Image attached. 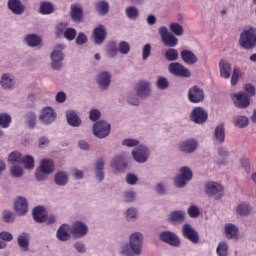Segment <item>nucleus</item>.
Instances as JSON below:
<instances>
[{
	"mask_svg": "<svg viewBox=\"0 0 256 256\" xmlns=\"http://www.w3.org/2000/svg\"><path fill=\"white\" fill-rule=\"evenodd\" d=\"M239 43L244 49H255L256 29L250 28L248 30H244L240 35Z\"/></svg>",
	"mask_w": 256,
	"mask_h": 256,
	"instance_id": "nucleus-1",
	"label": "nucleus"
},
{
	"mask_svg": "<svg viewBox=\"0 0 256 256\" xmlns=\"http://www.w3.org/2000/svg\"><path fill=\"white\" fill-rule=\"evenodd\" d=\"M9 163H22L26 169H34L35 168V158L31 155H26L24 158L21 156L19 152H12L8 157Z\"/></svg>",
	"mask_w": 256,
	"mask_h": 256,
	"instance_id": "nucleus-2",
	"label": "nucleus"
},
{
	"mask_svg": "<svg viewBox=\"0 0 256 256\" xmlns=\"http://www.w3.org/2000/svg\"><path fill=\"white\" fill-rule=\"evenodd\" d=\"M93 133L98 139H105L111 133V124L101 120L94 124Z\"/></svg>",
	"mask_w": 256,
	"mask_h": 256,
	"instance_id": "nucleus-3",
	"label": "nucleus"
},
{
	"mask_svg": "<svg viewBox=\"0 0 256 256\" xmlns=\"http://www.w3.org/2000/svg\"><path fill=\"white\" fill-rule=\"evenodd\" d=\"M193 179V171L191 168L184 166L180 169V175H178L174 183L176 187H185L187 185V181H191Z\"/></svg>",
	"mask_w": 256,
	"mask_h": 256,
	"instance_id": "nucleus-4",
	"label": "nucleus"
},
{
	"mask_svg": "<svg viewBox=\"0 0 256 256\" xmlns=\"http://www.w3.org/2000/svg\"><path fill=\"white\" fill-rule=\"evenodd\" d=\"M159 35L161 36L162 42L164 45H166V47H177L179 40L173 34L169 33L167 27H160Z\"/></svg>",
	"mask_w": 256,
	"mask_h": 256,
	"instance_id": "nucleus-5",
	"label": "nucleus"
},
{
	"mask_svg": "<svg viewBox=\"0 0 256 256\" xmlns=\"http://www.w3.org/2000/svg\"><path fill=\"white\" fill-rule=\"evenodd\" d=\"M232 100L238 109H247L251 105V98L245 92L232 94Z\"/></svg>",
	"mask_w": 256,
	"mask_h": 256,
	"instance_id": "nucleus-6",
	"label": "nucleus"
},
{
	"mask_svg": "<svg viewBox=\"0 0 256 256\" xmlns=\"http://www.w3.org/2000/svg\"><path fill=\"white\" fill-rule=\"evenodd\" d=\"M169 72L176 77H191V71L179 62H173L168 66Z\"/></svg>",
	"mask_w": 256,
	"mask_h": 256,
	"instance_id": "nucleus-7",
	"label": "nucleus"
},
{
	"mask_svg": "<svg viewBox=\"0 0 256 256\" xmlns=\"http://www.w3.org/2000/svg\"><path fill=\"white\" fill-rule=\"evenodd\" d=\"M191 121L197 123L198 125H203V123H207V119H209V113L203 107H196L193 109L191 113Z\"/></svg>",
	"mask_w": 256,
	"mask_h": 256,
	"instance_id": "nucleus-8",
	"label": "nucleus"
},
{
	"mask_svg": "<svg viewBox=\"0 0 256 256\" xmlns=\"http://www.w3.org/2000/svg\"><path fill=\"white\" fill-rule=\"evenodd\" d=\"M131 251L135 255H141V249L143 248V234L135 232L130 236Z\"/></svg>",
	"mask_w": 256,
	"mask_h": 256,
	"instance_id": "nucleus-9",
	"label": "nucleus"
},
{
	"mask_svg": "<svg viewBox=\"0 0 256 256\" xmlns=\"http://www.w3.org/2000/svg\"><path fill=\"white\" fill-rule=\"evenodd\" d=\"M51 59H52V69H61L63 66L61 64V61L65 59V55H63V47L61 45H58L55 47L53 52L51 53Z\"/></svg>",
	"mask_w": 256,
	"mask_h": 256,
	"instance_id": "nucleus-10",
	"label": "nucleus"
},
{
	"mask_svg": "<svg viewBox=\"0 0 256 256\" xmlns=\"http://www.w3.org/2000/svg\"><path fill=\"white\" fill-rule=\"evenodd\" d=\"M182 235L185 239L191 241V243H199V232H197V230H195L190 224L183 225Z\"/></svg>",
	"mask_w": 256,
	"mask_h": 256,
	"instance_id": "nucleus-11",
	"label": "nucleus"
},
{
	"mask_svg": "<svg viewBox=\"0 0 256 256\" xmlns=\"http://www.w3.org/2000/svg\"><path fill=\"white\" fill-rule=\"evenodd\" d=\"M190 103H201L205 99V92L199 86H193L188 91Z\"/></svg>",
	"mask_w": 256,
	"mask_h": 256,
	"instance_id": "nucleus-12",
	"label": "nucleus"
},
{
	"mask_svg": "<svg viewBox=\"0 0 256 256\" xmlns=\"http://www.w3.org/2000/svg\"><path fill=\"white\" fill-rule=\"evenodd\" d=\"M160 239L164 243H168V245H172V247H179L181 245V240L177 236V234L171 231H164L160 234Z\"/></svg>",
	"mask_w": 256,
	"mask_h": 256,
	"instance_id": "nucleus-13",
	"label": "nucleus"
},
{
	"mask_svg": "<svg viewBox=\"0 0 256 256\" xmlns=\"http://www.w3.org/2000/svg\"><path fill=\"white\" fill-rule=\"evenodd\" d=\"M132 156L137 163H145L149 157V149L145 146H138L132 151Z\"/></svg>",
	"mask_w": 256,
	"mask_h": 256,
	"instance_id": "nucleus-14",
	"label": "nucleus"
},
{
	"mask_svg": "<svg viewBox=\"0 0 256 256\" xmlns=\"http://www.w3.org/2000/svg\"><path fill=\"white\" fill-rule=\"evenodd\" d=\"M70 233L74 237H85V235L89 233V228L85 225V223L77 221L70 228Z\"/></svg>",
	"mask_w": 256,
	"mask_h": 256,
	"instance_id": "nucleus-15",
	"label": "nucleus"
},
{
	"mask_svg": "<svg viewBox=\"0 0 256 256\" xmlns=\"http://www.w3.org/2000/svg\"><path fill=\"white\" fill-rule=\"evenodd\" d=\"M57 118V113L51 107H46L42 110L41 115L39 116L40 121L45 123V125H51L53 121Z\"/></svg>",
	"mask_w": 256,
	"mask_h": 256,
	"instance_id": "nucleus-16",
	"label": "nucleus"
},
{
	"mask_svg": "<svg viewBox=\"0 0 256 256\" xmlns=\"http://www.w3.org/2000/svg\"><path fill=\"white\" fill-rule=\"evenodd\" d=\"M206 193L209 197H215L217 195V199H219L223 195V186L217 182H208L206 183Z\"/></svg>",
	"mask_w": 256,
	"mask_h": 256,
	"instance_id": "nucleus-17",
	"label": "nucleus"
},
{
	"mask_svg": "<svg viewBox=\"0 0 256 256\" xmlns=\"http://www.w3.org/2000/svg\"><path fill=\"white\" fill-rule=\"evenodd\" d=\"M14 211L17 215H26L29 211V205L27 204V199L19 196L14 203Z\"/></svg>",
	"mask_w": 256,
	"mask_h": 256,
	"instance_id": "nucleus-18",
	"label": "nucleus"
},
{
	"mask_svg": "<svg viewBox=\"0 0 256 256\" xmlns=\"http://www.w3.org/2000/svg\"><path fill=\"white\" fill-rule=\"evenodd\" d=\"M137 95L142 99L149 97L151 94V84L145 80H140L137 84Z\"/></svg>",
	"mask_w": 256,
	"mask_h": 256,
	"instance_id": "nucleus-19",
	"label": "nucleus"
},
{
	"mask_svg": "<svg viewBox=\"0 0 256 256\" xmlns=\"http://www.w3.org/2000/svg\"><path fill=\"white\" fill-rule=\"evenodd\" d=\"M32 217L36 223H45L47 221V211L43 206H36L32 210Z\"/></svg>",
	"mask_w": 256,
	"mask_h": 256,
	"instance_id": "nucleus-20",
	"label": "nucleus"
},
{
	"mask_svg": "<svg viewBox=\"0 0 256 256\" xmlns=\"http://www.w3.org/2000/svg\"><path fill=\"white\" fill-rule=\"evenodd\" d=\"M93 38L96 45H101L107 39V31L104 25H99L93 30Z\"/></svg>",
	"mask_w": 256,
	"mask_h": 256,
	"instance_id": "nucleus-21",
	"label": "nucleus"
},
{
	"mask_svg": "<svg viewBox=\"0 0 256 256\" xmlns=\"http://www.w3.org/2000/svg\"><path fill=\"white\" fill-rule=\"evenodd\" d=\"M8 9L14 15H22L25 12V6L21 3V0H8Z\"/></svg>",
	"mask_w": 256,
	"mask_h": 256,
	"instance_id": "nucleus-22",
	"label": "nucleus"
},
{
	"mask_svg": "<svg viewBox=\"0 0 256 256\" xmlns=\"http://www.w3.org/2000/svg\"><path fill=\"white\" fill-rule=\"evenodd\" d=\"M71 18L76 23L83 21V6H81V4L71 5Z\"/></svg>",
	"mask_w": 256,
	"mask_h": 256,
	"instance_id": "nucleus-23",
	"label": "nucleus"
},
{
	"mask_svg": "<svg viewBox=\"0 0 256 256\" xmlns=\"http://www.w3.org/2000/svg\"><path fill=\"white\" fill-rule=\"evenodd\" d=\"M179 149L183 153H193L197 149V141L195 139L185 140L179 144Z\"/></svg>",
	"mask_w": 256,
	"mask_h": 256,
	"instance_id": "nucleus-24",
	"label": "nucleus"
},
{
	"mask_svg": "<svg viewBox=\"0 0 256 256\" xmlns=\"http://www.w3.org/2000/svg\"><path fill=\"white\" fill-rule=\"evenodd\" d=\"M180 57L184 63H187V65H195L198 61L197 56L195 53L191 52V50H182Z\"/></svg>",
	"mask_w": 256,
	"mask_h": 256,
	"instance_id": "nucleus-25",
	"label": "nucleus"
},
{
	"mask_svg": "<svg viewBox=\"0 0 256 256\" xmlns=\"http://www.w3.org/2000/svg\"><path fill=\"white\" fill-rule=\"evenodd\" d=\"M111 167L116 169V171H125L127 169V162L125 161V156H116L112 162Z\"/></svg>",
	"mask_w": 256,
	"mask_h": 256,
	"instance_id": "nucleus-26",
	"label": "nucleus"
},
{
	"mask_svg": "<svg viewBox=\"0 0 256 256\" xmlns=\"http://www.w3.org/2000/svg\"><path fill=\"white\" fill-rule=\"evenodd\" d=\"M214 141L223 145L225 143V126L223 124L218 125L214 130Z\"/></svg>",
	"mask_w": 256,
	"mask_h": 256,
	"instance_id": "nucleus-27",
	"label": "nucleus"
},
{
	"mask_svg": "<svg viewBox=\"0 0 256 256\" xmlns=\"http://www.w3.org/2000/svg\"><path fill=\"white\" fill-rule=\"evenodd\" d=\"M67 122L72 127H79L81 125V118L77 115L76 111L69 110L66 112Z\"/></svg>",
	"mask_w": 256,
	"mask_h": 256,
	"instance_id": "nucleus-28",
	"label": "nucleus"
},
{
	"mask_svg": "<svg viewBox=\"0 0 256 256\" xmlns=\"http://www.w3.org/2000/svg\"><path fill=\"white\" fill-rule=\"evenodd\" d=\"M220 75L223 79H229L231 77V64L225 60L219 62Z\"/></svg>",
	"mask_w": 256,
	"mask_h": 256,
	"instance_id": "nucleus-29",
	"label": "nucleus"
},
{
	"mask_svg": "<svg viewBox=\"0 0 256 256\" xmlns=\"http://www.w3.org/2000/svg\"><path fill=\"white\" fill-rule=\"evenodd\" d=\"M97 83L102 89H107L111 85V74L109 72H101L98 75Z\"/></svg>",
	"mask_w": 256,
	"mask_h": 256,
	"instance_id": "nucleus-30",
	"label": "nucleus"
},
{
	"mask_svg": "<svg viewBox=\"0 0 256 256\" xmlns=\"http://www.w3.org/2000/svg\"><path fill=\"white\" fill-rule=\"evenodd\" d=\"M69 225L63 224L57 230V238L59 241H69L71 236L69 235Z\"/></svg>",
	"mask_w": 256,
	"mask_h": 256,
	"instance_id": "nucleus-31",
	"label": "nucleus"
},
{
	"mask_svg": "<svg viewBox=\"0 0 256 256\" xmlns=\"http://www.w3.org/2000/svg\"><path fill=\"white\" fill-rule=\"evenodd\" d=\"M18 245L22 251H29V234L22 233L18 236Z\"/></svg>",
	"mask_w": 256,
	"mask_h": 256,
	"instance_id": "nucleus-32",
	"label": "nucleus"
},
{
	"mask_svg": "<svg viewBox=\"0 0 256 256\" xmlns=\"http://www.w3.org/2000/svg\"><path fill=\"white\" fill-rule=\"evenodd\" d=\"M39 167L49 175H51V173H53V171L55 170V165L53 164V160H49V159L41 160Z\"/></svg>",
	"mask_w": 256,
	"mask_h": 256,
	"instance_id": "nucleus-33",
	"label": "nucleus"
},
{
	"mask_svg": "<svg viewBox=\"0 0 256 256\" xmlns=\"http://www.w3.org/2000/svg\"><path fill=\"white\" fill-rule=\"evenodd\" d=\"M1 85L4 89H13L15 86V80L11 79V76L9 74H3Z\"/></svg>",
	"mask_w": 256,
	"mask_h": 256,
	"instance_id": "nucleus-34",
	"label": "nucleus"
},
{
	"mask_svg": "<svg viewBox=\"0 0 256 256\" xmlns=\"http://www.w3.org/2000/svg\"><path fill=\"white\" fill-rule=\"evenodd\" d=\"M55 11L53 4L51 2H41L40 4V13L42 15H51Z\"/></svg>",
	"mask_w": 256,
	"mask_h": 256,
	"instance_id": "nucleus-35",
	"label": "nucleus"
},
{
	"mask_svg": "<svg viewBox=\"0 0 256 256\" xmlns=\"http://www.w3.org/2000/svg\"><path fill=\"white\" fill-rule=\"evenodd\" d=\"M170 221H172V223H183L185 221V212L183 211H173L170 214Z\"/></svg>",
	"mask_w": 256,
	"mask_h": 256,
	"instance_id": "nucleus-36",
	"label": "nucleus"
},
{
	"mask_svg": "<svg viewBox=\"0 0 256 256\" xmlns=\"http://www.w3.org/2000/svg\"><path fill=\"white\" fill-rule=\"evenodd\" d=\"M25 41L29 45V47H37V45H41V38L35 34H30L25 37Z\"/></svg>",
	"mask_w": 256,
	"mask_h": 256,
	"instance_id": "nucleus-37",
	"label": "nucleus"
},
{
	"mask_svg": "<svg viewBox=\"0 0 256 256\" xmlns=\"http://www.w3.org/2000/svg\"><path fill=\"white\" fill-rule=\"evenodd\" d=\"M96 11L100 15H107L109 13V3L105 1H98L96 3Z\"/></svg>",
	"mask_w": 256,
	"mask_h": 256,
	"instance_id": "nucleus-38",
	"label": "nucleus"
},
{
	"mask_svg": "<svg viewBox=\"0 0 256 256\" xmlns=\"http://www.w3.org/2000/svg\"><path fill=\"white\" fill-rule=\"evenodd\" d=\"M68 181H69V176L65 172H58L55 175L56 185H67Z\"/></svg>",
	"mask_w": 256,
	"mask_h": 256,
	"instance_id": "nucleus-39",
	"label": "nucleus"
},
{
	"mask_svg": "<svg viewBox=\"0 0 256 256\" xmlns=\"http://www.w3.org/2000/svg\"><path fill=\"white\" fill-rule=\"evenodd\" d=\"M237 231H238L237 226L233 224H227L225 226V233L228 239H233V237L237 235Z\"/></svg>",
	"mask_w": 256,
	"mask_h": 256,
	"instance_id": "nucleus-40",
	"label": "nucleus"
},
{
	"mask_svg": "<svg viewBox=\"0 0 256 256\" xmlns=\"http://www.w3.org/2000/svg\"><path fill=\"white\" fill-rule=\"evenodd\" d=\"M165 57L167 61H177L179 59V52L177 49L170 48L166 50Z\"/></svg>",
	"mask_w": 256,
	"mask_h": 256,
	"instance_id": "nucleus-41",
	"label": "nucleus"
},
{
	"mask_svg": "<svg viewBox=\"0 0 256 256\" xmlns=\"http://www.w3.org/2000/svg\"><path fill=\"white\" fill-rule=\"evenodd\" d=\"M235 127L245 129L249 125V119L245 116H238L234 122Z\"/></svg>",
	"mask_w": 256,
	"mask_h": 256,
	"instance_id": "nucleus-42",
	"label": "nucleus"
},
{
	"mask_svg": "<svg viewBox=\"0 0 256 256\" xmlns=\"http://www.w3.org/2000/svg\"><path fill=\"white\" fill-rule=\"evenodd\" d=\"M236 211L238 215L245 217V215H249V213H251V207H249V204L242 203L238 205Z\"/></svg>",
	"mask_w": 256,
	"mask_h": 256,
	"instance_id": "nucleus-43",
	"label": "nucleus"
},
{
	"mask_svg": "<svg viewBox=\"0 0 256 256\" xmlns=\"http://www.w3.org/2000/svg\"><path fill=\"white\" fill-rule=\"evenodd\" d=\"M229 251V246L225 242H221L218 244V247L216 249V253L218 256H227V253Z\"/></svg>",
	"mask_w": 256,
	"mask_h": 256,
	"instance_id": "nucleus-44",
	"label": "nucleus"
},
{
	"mask_svg": "<svg viewBox=\"0 0 256 256\" xmlns=\"http://www.w3.org/2000/svg\"><path fill=\"white\" fill-rule=\"evenodd\" d=\"M67 27H69V24L65 22H60L56 26V32L55 35L56 37H61L62 35H65V31H67Z\"/></svg>",
	"mask_w": 256,
	"mask_h": 256,
	"instance_id": "nucleus-45",
	"label": "nucleus"
},
{
	"mask_svg": "<svg viewBox=\"0 0 256 256\" xmlns=\"http://www.w3.org/2000/svg\"><path fill=\"white\" fill-rule=\"evenodd\" d=\"M169 29L174 33V35H177L178 37L183 35V26H181L179 23H171Z\"/></svg>",
	"mask_w": 256,
	"mask_h": 256,
	"instance_id": "nucleus-46",
	"label": "nucleus"
},
{
	"mask_svg": "<svg viewBox=\"0 0 256 256\" xmlns=\"http://www.w3.org/2000/svg\"><path fill=\"white\" fill-rule=\"evenodd\" d=\"M118 51L122 55H127L131 51V45L127 41H122L118 46Z\"/></svg>",
	"mask_w": 256,
	"mask_h": 256,
	"instance_id": "nucleus-47",
	"label": "nucleus"
},
{
	"mask_svg": "<svg viewBox=\"0 0 256 256\" xmlns=\"http://www.w3.org/2000/svg\"><path fill=\"white\" fill-rule=\"evenodd\" d=\"M11 125V117L9 114H0V127L7 129Z\"/></svg>",
	"mask_w": 256,
	"mask_h": 256,
	"instance_id": "nucleus-48",
	"label": "nucleus"
},
{
	"mask_svg": "<svg viewBox=\"0 0 256 256\" xmlns=\"http://www.w3.org/2000/svg\"><path fill=\"white\" fill-rule=\"evenodd\" d=\"M126 16L128 19H137L139 17V9L135 7L126 8Z\"/></svg>",
	"mask_w": 256,
	"mask_h": 256,
	"instance_id": "nucleus-49",
	"label": "nucleus"
},
{
	"mask_svg": "<svg viewBox=\"0 0 256 256\" xmlns=\"http://www.w3.org/2000/svg\"><path fill=\"white\" fill-rule=\"evenodd\" d=\"M64 37L68 41H73L77 37V30L74 28H67L64 32Z\"/></svg>",
	"mask_w": 256,
	"mask_h": 256,
	"instance_id": "nucleus-50",
	"label": "nucleus"
},
{
	"mask_svg": "<svg viewBox=\"0 0 256 256\" xmlns=\"http://www.w3.org/2000/svg\"><path fill=\"white\" fill-rule=\"evenodd\" d=\"M2 219L5 223H13V221H15V218L13 217V212L9 210L3 211Z\"/></svg>",
	"mask_w": 256,
	"mask_h": 256,
	"instance_id": "nucleus-51",
	"label": "nucleus"
},
{
	"mask_svg": "<svg viewBox=\"0 0 256 256\" xmlns=\"http://www.w3.org/2000/svg\"><path fill=\"white\" fill-rule=\"evenodd\" d=\"M156 86L158 89H167L169 87V81L165 77H159Z\"/></svg>",
	"mask_w": 256,
	"mask_h": 256,
	"instance_id": "nucleus-52",
	"label": "nucleus"
},
{
	"mask_svg": "<svg viewBox=\"0 0 256 256\" xmlns=\"http://www.w3.org/2000/svg\"><path fill=\"white\" fill-rule=\"evenodd\" d=\"M150 56H151V44H146L142 49L143 61H147V59H149Z\"/></svg>",
	"mask_w": 256,
	"mask_h": 256,
	"instance_id": "nucleus-53",
	"label": "nucleus"
},
{
	"mask_svg": "<svg viewBox=\"0 0 256 256\" xmlns=\"http://www.w3.org/2000/svg\"><path fill=\"white\" fill-rule=\"evenodd\" d=\"M36 179L38 181H45V179H47L49 173L48 172H44L43 169H41L40 167L36 170Z\"/></svg>",
	"mask_w": 256,
	"mask_h": 256,
	"instance_id": "nucleus-54",
	"label": "nucleus"
},
{
	"mask_svg": "<svg viewBox=\"0 0 256 256\" xmlns=\"http://www.w3.org/2000/svg\"><path fill=\"white\" fill-rule=\"evenodd\" d=\"M201 214V211L199 210V207L197 206H190L188 208V215L192 218L199 217Z\"/></svg>",
	"mask_w": 256,
	"mask_h": 256,
	"instance_id": "nucleus-55",
	"label": "nucleus"
},
{
	"mask_svg": "<svg viewBox=\"0 0 256 256\" xmlns=\"http://www.w3.org/2000/svg\"><path fill=\"white\" fill-rule=\"evenodd\" d=\"M27 119H28V127H30V129H33L37 121V116L33 112H30L27 114Z\"/></svg>",
	"mask_w": 256,
	"mask_h": 256,
	"instance_id": "nucleus-56",
	"label": "nucleus"
},
{
	"mask_svg": "<svg viewBox=\"0 0 256 256\" xmlns=\"http://www.w3.org/2000/svg\"><path fill=\"white\" fill-rule=\"evenodd\" d=\"M12 177H22L23 176V168L19 166H13L11 168Z\"/></svg>",
	"mask_w": 256,
	"mask_h": 256,
	"instance_id": "nucleus-57",
	"label": "nucleus"
},
{
	"mask_svg": "<svg viewBox=\"0 0 256 256\" xmlns=\"http://www.w3.org/2000/svg\"><path fill=\"white\" fill-rule=\"evenodd\" d=\"M122 145L126 147H136V145H139V140L136 139H124L122 142Z\"/></svg>",
	"mask_w": 256,
	"mask_h": 256,
	"instance_id": "nucleus-58",
	"label": "nucleus"
},
{
	"mask_svg": "<svg viewBox=\"0 0 256 256\" xmlns=\"http://www.w3.org/2000/svg\"><path fill=\"white\" fill-rule=\"evenodd\" d=\"M138 180L135 174H127L126 176V183H128V185H136Z\"/></svg>",
	"mask_w": 256,
	"mask_h": 256,
	"instance_id": "nucleus-59",
	"label": "nucleus"
},
{
	"mask_svg": "<svg viewBox=\"0 0 256 256\" xmlns=\"http://www.w3.org/2000/svg\"><path fill=\"white\" fill-rule=\"evenodd\" d=\"M89 117L91 121H99V119H101V112L97 109H94L90 112Z\"/></svg>",
	"mask_w": 256,
	"mask_h": 256,
	"instance_id": "nucleus-60",
	"label": "nucleus"
},
{
	"mask_svg": "<svg viewBox=\"0 0 256 256\" xmlns=\"http://www.w3.org/2000/svg\"><path fill=\"white\" fill-rule=\"evenodd\" d=\"M0 239H2V241H13V234L3 231L0 233Z\"/></svg>",
	"mask_w": 256,
	"mask_h": 256,
	"instance_id": "nucleus-61",
	"label": "nucleus"
},
{
	"mask_svg": "<svg viewBox=\"0 0 256 256\" xmlns=\"http://www.w3.org/2000/svg\"><path fill=\"white\" fill-rule=\"evenodd\" d=\"M238 81H239V69L234 68V71L231 77V85H237Z\"/></svg>",
	"mask_w": 256,
	"mask_h": 256,
	"instance_id": "nucleus-62",
	"label": "nucleus"
},
{
	"mask_svg": "<svg viewBox=\"0 0 256 256\" xmlns=\"http://www.w3.org/2000/svg\"><path fill=\"white\" fill-rule=\"evenodd\" d=\"M77 45H83L84 43H87V36L84 33H79L76 38Z\"/></svg>",
	"mask_w": 256,
	"mask_h": 256,
	"instance_id": "nucleus-63",
	"label": "nucleus"
},
{
	"mask_svg": "<svg viewBox=\"0 0 256 256\" xmlns=\"http://www.w3.org/2000/svg\"><path fill=\"white\" fill-rule=\"evenodd\" d=\"M118 53L117 46L114 43L110 44L108 48V55L109 57H115Z\"/></svg>",
	"mask_w": 256,
	"mask_h": 256,
	"instance_id": "nucleus-64",
	"label": "nucleus"
}]
</instances>
